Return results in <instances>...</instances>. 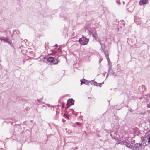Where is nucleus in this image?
I'll list each match as a JSON object with an SVG mask.
<instances>
[{
  "label": "nucleus",
  "instance_id": "f03ea898",
  "mask_svg": "<svg viewBox=\"0 0 150 150\" xmlns=\"http://www.w3.org/2000/svg\"><path fill=\"white\" fill-rule=\"evenodd\" d=\"M146 145L144 143H137L134 145L135 148L137 150L143 149L144 148L145 146Z\"/></svg>",
  "mask_w": 150,
  "mask_h": 150
},
{
  "label": "nucleus",
  "instance_id": "9d476101",
  "mask_svg": "<svg viewBox=\"0 0 150 150\" xmlns=\"http://www.w3.org/2000/svg\"><path fill=\"white\" fill-rule=\"evenodd\" d=\"M108 61V67H109V72L110 71V70H111L112 69V68H111V63L110 60V61Z\"/></svg>",
  "mask_w": 150,
  "mask_h": 150
},
{
  "label": "nucleus",
  "instance_id": "f257e3e1",
  "mask_svg": "<svg viewBox=\"0 0 150 150\" xmlns=\"http://www.w3.org/2000/svg\"><path fill=\"white\" fill-rule=\"evenodd\" d=\"M88 42L89 39L83 35L82 38H80L79 40V42L82 45H86Z\"/></svg>",
  "mask_w": 150,
  "mask_h": 150
},
{
  "label": "nucleus",
  "instance_id": "cd10ccee",
  "mask_svg": "<svg viewBox=\"0 0 150 150\" xmlns=\"http://www.w3.org/2000/svg\"><path fill=\"white\" fill-rule=\"evenodd\" d=\"M147 106L148 107H149V104H148L147 105Z\"/></svg>",
  "mask_w": 150,
  "mask_h": 150
},
{
  "label": "nucleus",
  "instance_id": "4be33fe9",
  "mask_svg": "<svg viewBox=\"0 0 150 150\" xmlns=\"http://www.w3.org/2000/svg\"><path fill=\"white\" fill-rule=\"evenodd\" d=\"M106 58H107V61H110V59H109V57H108H108H106Z\"/></svg>",
  "mask_w": 150,
  "mask_h": 150
},
{
  "label": "nucleus",
  "instance_id": "20e7f679",
  "mask_svg": "<svg viewBox=\"0 0 150 150\" xmlns=\"http://www.w3.org/2000/svg\"><path fill=\"white\" fill-rule=\"evenodd\" d=\"M119 144H123L125 145L126 146L129 148H132L133 146L132 144H130V143H128L127 142L125 141L123 142L122 141H120L119 143Z\"/></svg>",
  "mask_w": 150,
  "mask_h": 150
},
{
  "label": "nucleus",
  "instance_id": "dca6fc26",
  "mask_svg": "<svg viewBox=\"0 0 150 150\" xmlns=\"http://www.w3.org/2000/svg\"><path fill=\"white\" fill-rule=\"evenodd\" d=\"M92 82L93 83V84H94V85L98 86V83L97 82L94 81L93 80L92 81Z\"/></svg>",
  "mask_w": 150,
  "mask_h": 150
},
{
  "label": "nucleus",
  "instance_id": "4468645a",
  "mask_svg": "<svg viewBox=\"0 0 150 150\" xmlns=\"http://www.w3.org/2000/svg\"><path fill=\"white\" fill-rule=\"evenodd\" d=\"M74 104H66L67 107L65 108V109H67L70 106L74 105Z\"/></svg>",
  "mask_w": 150,
  "mask_h": 150
},
{
  "label": "nucleus",
  "instance_id": "c85d7f7f",
  "mask_svg": "<svg viewBox=\"0 0 150 150\" xmlns=\"http://www.w3.org/2000/svg\"><path fill=\"white\" fill-rule=\"evenodd\" d=\"M64 122L65 121V120H62Z\"/></svg>",
  "mask_w": 150,
  "mask_h": 150
},
{
  "label": "nucleus",
  "instance_id": "f3484780",
  "mask_svg": "<svg viewBox=\"0 0 150 150\" xmlns=\"http://www.w3.org/2000/svg\"><path fill=\"white\" fill-rule=\"evenodd\" d=\"M80 81L81 82V85H82L83 84V83H85L86 84H87V83H86L85 82L82 81L81 80Z\"/></svg>",
  "mask_w": 150,
  "mask_h": 150
},
{
  "label": "nucleus",
  "instance_id": "7ed1b4c3",
  "mask_svg": "<svg viewBox=\"0 0 150 150\" xmlns=\"http://www.w3.org/2000/svg\"><path fill=\"white\" fill-rule=\"evenodd\" d=\"M56 60L53 57H49L47 59V61L53 63L54 64H57L59 62V61L58 60L57 58H56Z\"/></svg>",
  "mask_w": 150,
  "mask_h": 150
},
{
  "label": "nucleus",
  "instance_id": "a211bd4d",
  "mask_svg": "<svg viewBox=\"0 0 150 150\" xmlns=\"http://www.w3.org/2000/svg\"><path fill=\"white\" fill-rule=\"evenodd\" d=\"M101 50H103L104 52V51H105V50L104 49V48H103L102 47V46H101Z\"/></svg>",
  "mask_w": 150,
  "mask_h": 150
},
{
  "label": "nucleus",
  "instance_id": "2f4dec72",
  "mask_svg": "<svg viewBox=\"0 0 150 150\" xmlns=\"http://www.w3.org/2000/svg\"><path fill=\"white\" fill-rule=\"evenodd\" d=\"M100 61H99V63H100Z\"/></svg>",
  "mask_w": 150,
  "mask_h": 150
},
{
  "label": "nucleus",
  "instance_id": "6e6552de",
  "mask_svg": "<svg viewBox=\"0 0 150 150\" xmlns=\"http://www.w3.org/2000/svg\"><path fill=\"white\" fill-rule=\"evenodd\" d=\"M2 40L3 41H4L5 42L10 44L11 42V40L6 38L3 37Z\"/></svg>",
  "mask_w": 150,
  "mask_h": 150
},
{
  "label": "nucleus",
  "instance_id": "f8f14e48",
  "mask_svg": "<svg viewBox=\"0 0 150 150\" xmlns=\"http://www.w3.org/2000/svg\"><path fill=\"white\" fill-rule=\"evenodd\" d=\"M92 36L93 37H95V36H96L97 35L96 32L95 30H93L92 33Z\"/></svg>",
  "mask_w": 150,
  "mask_h": 150
},
{
  "label": "nucleus",
  "instance_id": "7c9ffc66",
  "mask_svg": "<svg viewBox=\"0 0 150 150\" xmlns=\"http://www.w3.org/2000/svg\"><path fill=\"white\" fill-rule=\"evenodd\" d=\"M101 83V84H103L104 83V82H102V83Z\"/></svg>",
  "mask_w": 150,
  "mask_h": 150
},
{
  "label": "nucleus",
  "instance_id": "5701e85b",
  "mask_svg": "<svg viewBox=\"0 0 150 150\" xmlns=\"http://www.w3.org/2000/svg\"><path fill=\"white\" fill-rule=\"evenodd\" d=\"M98 86H99L100 87L101 86V83H100L98 85Z\"/></svg>",
  "mask_w": 150,
  "mask_h": 150
},
{
  "label": "nucleus",
  "instance_id": "ddd939ff",
  "mask_svg": "<svg viewBox=\"0 0 150 150\" xmlns=\"http://www.w3.org/2000/svg\"><path fill=\"white\" fill-rule=\"evenodd\" d=\"M143 86H140L139 87V90L140 91L142 92L144 90V88L143 89Z\"/></svg>",
  "mask_w": 150,
  "mask_h": 150
},
{
  "label": "nucleus",
  "instance_id": "1a4fd4ad",
  "mask_svg": "<svg viewBox=\"0 0 150 150\" xmlns=\"http://www.w3.org/2000/svg\"><path fill=\"white\" fill-rule=\"evenodd\" d=\"M74 100L72 98L69 99L67 100V102L66 103H74Z\"/></svg>",
  "mask_w": 150,
  "mask_h": 150
},
{
  "label": "nucleus",
  "instance_id": "423d86ee",
  "mask_svg": "<svg viewBox=\"0 0 150 150\" xmlns=\"http://www.w3.org/2000/svg\"><path fill=\"white\" fill-rule=\"evenodd\" d=\"M147 96H148L147 97L146 96H144V97H142L140 99H144V103H146V102L150 103V101H149V100L148 99V98H148L149 96H150V94H149Z\"/></svg>",
  "mask_w": 150,
  "mask_h": 150
},
{
  "label": "nucleus",
  "instance_id": "aec40b11",
  "mask_svg": "<svg viewBox=\"0 0 150 150\" xmlns=\"http://www.w3.org/2000/svg\"><path fill=\"white\" fill-rule=\"evenodd\" d=\"M110 74H111L112 75H114V76H115V75L114 74L115 73L114 72H113L112 71H110Z\"/></svg>",
  "mask_w": 150,
  "mask_h": 150
},
{
  "label": "nucleus",
  "instance_id": "6ab92c4d",
  "mask_svg": "<svg viewBox=\"0 0 150 150\" xmlns=\"http://www.w3.org/2000/svg\"><path fill=\"white\" fill-rule=\"evenodd\" d=\"M111 71V70H110V71ZM110 74V72H109V70L108 72V73L107 74V77L108 76V75H109Z\"/></svg>",
  "mask_w": 150,
  "mask_h": 150
},
{
  "label": "nucleus",
  "instance_id": "412c9836",
  "mask_svg": "<svg viewBox=\"0 0 150 150\" xmlns=\"http://www.w3.org/2000/svg\"><path fill=\"white\" fill-rule=\"evenodd\" d=\"M104 54H105V56H106V57H108V54H107L106 53V52L105 51H104Z\"/></svg>",
  "mask_w": 150,
  "mask_h": 150
},
{
  "label": "nucleus",
  "instance_id": "0eeeda50",
  "mask_svg": "<svg viewBox=\"0 0 150 150\" xmlns=\"http://www.w3.org/2000/svg\"><path fill=\"white\" fill-rule=\"evenodd\" d=\"M147 2V0H140L139 1V5L141 6L142 5L146 4Z\"/></svg>",
  "mask_w": 150,
  "mask_h": 150
},
{
  "label": "nucleus",
  "instance_id": "b1692460",
  "mask_svg": "<svg viewBox=\"0 0 150 150\" xmlns=\"http://www.w3.org/2000/svg\"><path fill=\"white\" fill-rule=\"evenodd\" d=\"M148 142L149 143H150V136L149 137V138Z\"/></svg>",
  "mask_w": 150,
  "mask_h": 150
},
{
  "label": "nucleus",
  "instance_id": "c756f323",
  "mask_svg": "<svg viewBox=\"0 0 150 150\" xmlns=\"http://www.w3.org/2000/svg\"><path fill=\"white\" fill-rule=\"evenodd\" d=\"M55 46H57L58 45H57L56 44L55 45Z\"/></svg>",
  "mask_w": 150,
  "mask_h": 150
},
{
  "label": "nucleus",
  "instance_id": "9b49d317",
  "mask_svg": "<svg viewBox=\"0 0 150 150\" xmlns=\"http://www.w3.org/2000/svg\"><path fill=\"white\" fill-rule=\"evenodd\" d=\"M95 39L97 40V41L101 45H102L101 43L100 42V40H99V39L98 36V35H97L95 37H93Z\"/></svg>",
  "mask_w": 150,
  "mask_h": 150
},
{
  "label": "nucleus",
  "instance_id": "bb28decb",
  "mask_svg": "<svg viewBox=\"0 0 150 150\" xmlns=\"http://www.w3.org/2000/svg\"><path fill=\"white\" fill-rule=\"evenodd\" d=\"M2 39H3V38H2L1 37H0V40H1L2 41H3Z\"/></svg>",
  "mask_w": 150,
  "mask_h": 150
},
{
  "label": "nucleus",
  "instance_id": "2eb2a0df",
  "mask_svg": "<svg viewBox=\"0 0 150 150\" xmlns=\"http://www.w3.org/2000/svg\"><path fill=\"white\" fill-rule=\"evenodd\" d=\"M63 117L66 119H69V117L70 116H69L68 115H66L65 114H64L63 115Z\"/></svg>",
  "mask_w": 150,
  "mask_h": 150
},
{
  "label": "nucleus",
  "instance_id": "39448f33",
  "mask_svg": "<svg viewBox=\"0 0 150 150\" xmlns=\"http://www.w3.org/2000/svg\"><path fill=\"white\" fill-rule=\"evenodd\" d=\"M69 116H71L72 115H75L76 116L77 115V113H75L72 109H70L68 111H67Z\"/></svg>",
  "mask_w": 150,
  "mask_h": 150
},
{
  "label": "nucleus",
  "instance_id": "473e14b6",
  "mask_svg": "<svg viewBox=\"0 0 150 150\" xmlns=\"http://www.w3.org/2000/svg\"><path fill=\"white\" fill-rule=\"evenodd\" d=\"M59 103H60V102H59Z\"/></svg>",
  "mask_w": 150,
  "mask_h": 150
},
{
  "label": "nucleus",
  "instance_id": "393cba45",
  "mask_svg": "<svg viewBox=\"0 0 150 150\" xmlns=\"http://www.w3.org/2000/svg\"><path fill=\"white\" fill-rule=\"evenodd\" d=\"M129 111L131 112H132L133 110L132 109L129 110Z\"/></svg>",
  "mask_w": 150,
  "mask_h": 150
},
{
  "label": "nucleus",
  "instance_id": "a878e982",
  "mask_svg": "<svg viewBox=\"0 0 150 150\" xmlns=\"http://www.w3.org/2000/svg\"><path fill=\"white\" fill-rule=\"evenodd\" d=\"M91 84L92 85V84H93V83L92 82V81H91Z\"/></svg>",
  "mask_w": 150,
  "mask_h": 150
}]
</instances>
